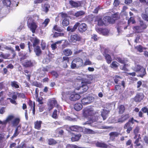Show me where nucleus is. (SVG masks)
I'll return each instance as SVG.
<instances>
[{"label":"nucleus","mask_w":148,"mask_h":148,"mask_svg":"<svg viewBox=\"0 0 148 148\" xmlns=\"http://www.w3.org/2000/svg\"><path fill=\"white\" fill-rule=\"evenodd\" d=\"M83 61L82 59L79 58H75L72 62L71 67L72 69L78 68L84 65Z\"/></svg>","instance_id":"obj_1"},{"label":"nucleus","mask_w":148,"mask_h":148,"mask_svg":"<svg viewBox=\"0 0 148 148\" xmlns=\"http://www.w3.org/2000/svg\"><path fill=\"white\" fill-rule=\"evenodd\" d=\"M110 17L108 16H106L103 19L100 18V17H97L96 18V21L98 22V24L99 25H106L108 24V22H109V20Z\"/></svg>","instance_id":"obj_2"},{"label":"nucleus","mask_w":148,"mask_h":148,"mask_svg":"<svg viewBox=\"0 0 148 148\" xmlns=\"http://www.w3.org/2000/svg\"><path fill=\"white\" fill-rule=\"evenodd\" d=\"M32 19L29 18L27 21L28 26L33 33H34L38 26L37 24L34 21L31 22Z\"/></svg>","instance_id":"obj_3"},{"label":"nucleus","mask_w":148,"mask_h":148,"mask_svg":"<svg viewBox=\"0 0 148 148\" xmlns=\"http://www.w3.org/2000/svg\"><path fill=\"white\" fill-rule=\"evenodd\" d=\"M133 118H132L129 121L126 123L124 125V128L125 129H127L126 132L128 134L130 133V132L132 130V125H131L130 123L132 124L134 123L133 122Z\"/></svg>","instance_id":"obj_4"},{"label":"nucleus","mask_w":148,"mask_h":148,"mask_svg":"<svg viewBox=\"0 0 148 148\" xmlns=\"http://www.w3.org/2000/svg\"><path fill=\"white\" fill-rule=\"evenodd\" d=\"M48 108L49 110H51L54 107H57L58 105L57 101L54 99L49 100L48 104Z\"/></svg>","instance_id":"obj_5"},{"label":"nucleus","mask_w":148,"mask_h":148,"mask_svg":"<svg viewBox=\"0 0 148 148\" xmlns=\"http://www.w3.org/2000/svg\"><path fill=\"white\" fill-rule=\"evenodd\" d=\"M140 27L138 26H134L133 27V32L134 33H138L140 32V29H144L146 28V26L145 25L143 24V22H140Z\"/></svg>","instance_id":"obj_6"},{"label":"nucleus","mask_w":148,"mask_h":148,"mask_svg":"<svg viewBox=\"0 0 148 148\" xmlns=\"http://www.w3.org/2000/svg\"><path fill=\"white\" fill-rule=\"evenodd\" d=\"M81 39V37L77 34L71 35L69 38V41L71 42H75L77 41H79Z\"/></svg>","instance_id":"obj_7"},{"label":"nucleus","mask_w":148,"mask_h":148,"mask_svg":"<svg viewBox=\"0 0 148 148\" xmlns=\"http://www.w3.org/2000/svg\"><path fill=\"white\" fill-rule=\"evenodd\" d=\"M94 100V99L93 97H88L83 99L81 102L83 105H86L90 103L93 101Z\"/></svg>","instance_id":"obj_8"},{"label":"nucleus","mask_w":148,"mask_h":148,"mask_svg":"<svg viewBox=\"0 0 148 148\" xmlns=\"http://www.w3.org/2000/svg\"><path fill=\"white\" fill-rule=\"evenodd\" d=\"M133 69L136 71H138L141 70L142 71L143 73L142 75H140L139 76L142 77H143L146 74L145 69L140 65H136L135 67L133 68Z\"/></svg>","instance_id":"obj_9"},{"label":"nucleus","mask_w":148,"mask_h":148,"mask_svg":"<svg viewBox=\"0 0 148 148\" xmlns=\"http://www.w3.org/2000/svg\"><path fill=\"white\" fill-rule=\"evenodd\" d=\"M77 23H78L77 27H78V30L79 32H83L86 30L87 26L85 23H80L78 22Z\"/></svg>","instance_id":"obj_10"},{"label":"nucleus","mask_w":148,"mask_h":148,"mask_svg":"<svg viewBox=\"0 0 148 148\" xmlns=\"http://www.w3.org/2000/svg\"><path fill=\"white\" fill-rule=\"evenodd\" d=\"M80 95L75 92H72L69 97V99L72 101H75L80 99Z\"/></svg>","instance_id":"obj_11"},{"label":"nucleus","mask_w":148,"mask_h":148,"mask_svg":"<svg viewBox=\"0 0 148 148\" xmlns=\"http://www.w3.org/2000/svg\"><path fill=\"white\" fill-rule=\"evenodd\" d=\"M93 114V110L92 109L85 108L83 110V115L85 117L92 115Z\"/></svg>","instance_id":"obj_12"},{"label":"nucleus","mask_w":148,"mask_h":148,"mask_svg":"<svg viewBox=\"0 0 148 148\" xmlns=\"http://www.w3.org/2000/svg\"><path fill=\"white\" fill-rule=\"evenodd\" d=\"M14 116L13 115H10L8 116L5 120V123L6 124L8 123L9 124H11V122L13 121L14 119Z\"/></svg>","instance_id":"obj_13"},{"label":"nucleus","mask_w":148,"mask_h":148,"mask_svg":"<svg viewBox=\"0 0 148 148\" xmlns=\"http://www.w3.org/2000/svg\"><path fill=\"white\" fill-rule=\"evenodd\" d=\"M69 4L73 7L74 8H77L81 6V3L79 2H75L73 1H69Z\"/></svg>","instance_id":"obj_14"},{"label":"nucleus","mask_w":148,"mask_h":148,"mask_svg":"<svg viewBox=\"0 0 148 148\" xmlns=\"http://www.w3.org/2000/svg\"><path fill=\"white\" fill-rule=\"evenodd\" d=\"M78 24V23H76L73 27L71 26L68 27L67 28V31L71 32H74L77 28Z\"/></svg>","instance_id":"obj_15"},{"label":"nucleus","mask_w":148,"mask_h":148,"mask_svg":"<svg viewBox=\"0 0 148 148\" xmlns=\"http://www.w3.org/2000/svg\"><path fill=\"white\" fill-rule=\"evenodd\" d=\"M144 97V95L142 93H139L135 97V100L136 102L140 101Z\"/></svg>","instance_id":"obj_16"},{"label":"nucleus","mask_w":148,"mask_h":148,"mask_svg":"<svg viewBox=\"0 0 148 148\" xmlns=\"http://www.w3.org/2000/svg\"><path fill=\"white\" fill-rule=\"evenodd\" d=\"M42 121H37L34 122V128L38 130L40 129Z\"/></svg>","instance_id":"obj_17"},{"label":"nucleus","mask_w":148,"mask_h":148,"mask_svg":"<svg viewBox=\"0 0 148 148\" xmlns=\"http://www.w3.org/2000/svg\"><path fill=\"white\" fill-rule=\"evenodd\" d=\"M81 135L80 134L75 135L73 134L71 140L72 141H76L78 140L80 138Z\"/></svg>","instance_id":"obj_18"},{"label":"nucleus","mask_w":148,"mask_h":148,"mask_svg":"<svg viewBox=\"0 0 148 148\" xmlns=\"http://www.w3.org/2000/svg\"><path fill=\"white\" fill-rule=\"evenodd\" d=\"M20 121V119L18 118H16L13 119V121L11 122V125L14 126H16L17 125Z\"/></svg>","instance_id":"obj_19"},{"label":"nucleus","mask_w":148,"mask_h":148,"mask_svg":"<svg viewBox=\"0 0 148 148\" xmlns=\"http://www.w3.org/2000/svg\"><path fill=\"white\" fill-rule=\"evenodd\" d=\"M70 129L74 131H79L82 130V128L78 126H72L70 127Z\"/></svg>","instance_id":"obj_20"},{"label":"nucleus","mask_w":148,"mask_h":148,"mask_svg":"<svg viewBox=\"0 0 148 148\" xmlns=\"http://www.w3.org/2000/svg\"><path fill=\"white\" fill-rule=\"evenodd\" d=\"M129 117V116L128 114L122 115L121 117V119H119L118 122L119 123H122L127 120Z\"/></svg>","instance_id":"obj_21"},{"label":"nucleus","mask_w":148,"mask_h":148,"mask_svg":"<svg viewBox=\"0 0 148 148\" xmlns=\"http://www.w3.org/2000/svg\"><path fill=\"white\" fill-rule=\"evenodd\" d=\"M31 40L34 47L37 45L39 43V40L36 38H33Z\"/></svg>","instance_id":"obj_22"},{"label":"nucleus","mask_w":148,"mask_h":148,"mask_svg":"<svg viewBox=\"0 0 148 148\" xmlns=\"http://www.w3.org/2000/svg\"><path fill=\"white\" fill-rule=\"evenodd\" d=\"M88 86L86 85H84L79 87H77L76 88V89L77 90H83V91L81 92L82 93H83L86 91L88 90Z\"/></svg>","instance_id":"obj_23"},{"label":"nucleus","mask_w":148,"mask_h":148,"mask_svg":"<svg viewBox=\"0 0 148 148\" xmlns=\"http://www.w3.org/2000/svg\"><path fill=\"white\" fill-rule=\"evenodd\" d=\"M23 65L25 67H29L33 66V63L30 60H26L23 63Z\"/></svg>","instance_id":"obj_24"},{"label":"nucleus","mask_w":148,"mask_h":148,"mask_svg":"<svg viewBox=\"0 0 148 148\" xmlns=\"http://www.w3.org/2000/svg\"><path fill=\"white\" fill-rule=\"evenodd\" d=\"M103 55L105 57L107 62L109 64H110L112 60L110 56L108 54H106L105 53L103 54Z\"/></svg>","instance_id":"obj_25"},{"label":"nucleus","mask_w":148,"mask_h":148,"mask_svg":"<svg viewBox=\"0 0 148 148\" xmlns=\"http://www.w3.org/2000/svg\"><path fill=\"white\" fill-rule=\"evenodd\" d=\"M10 85L11 86L16 88H19L18 83L16 81H12L11 82Z\"/></svg>","instance_id":"obj_26"},{"label":"nucleus","mask_w":148,"mask_h":148,"mask_svg":"<svg viewBox=\"0 0 148 148\" xmlns=\"http://www.w3.org/2000/svg\"><path fill=\"white\" fill-rule=\"evenodd\" d=\"M82 105L79 103L75 104L74 107L75 109L77 111L80 110L82 109Z\"/></svg>","instance_id":"obj_27"},{"label":"nucleus","mask_w":148,"mask_h":148,"mask_svg":"<svg viewBox=\"0 0 148 148\" xmlns=\"http://www.w3.org/2000/svg\"><path fill=\"white\" fill-rule=\"evenodd\" d=\"M119 135V134L117 132H111L109 134L110 139L112 140H114L115 137H117Z\"/></svg>","instance_id":"obj_28"},{"label":"nucleus","mask_w":148,"mask_h":148,"mask_svg":"<svg viewBox=\"0 0 148 148\" xmlns=\"http://www.w3.org/2000/svg\"><path fill=\"white\" fill-rule=\"evenodd\" d=\"M99 30L100 32L99 33L105 36L107 35L109 32V31L107 29H100Z\"/></svg>","instance_id":"obj_29"},{"label":"nucleus","mask_w":148,"mask_h":148,"mask_svg":"<svg viewBox=\"0 0 148 148\" xmlns=\"http://www.w3.org/2000/svg\"><path fill=\"white\" fill-rule=\"evenodd\" d=\"M145 14L142 15V17L145 20L148 21V8L145 9Z\"/></svg>","instance_id":"obj_30"},{"label":"nucleus","mask_w":148,"mask_h":148,"mask_svg":"<svg viewBox=\"0 0 148 148\" xmlns=\"http://www.w3.org/2000/svg\"><path fill=\"white\" fill-rule=\"evenodd\" d=\"M63 53L66 56H69L72 54V52L71 50L66 49L63 51Z\"/></svg>","instance_id":"obj_31"},{"label":"nucleus","mask_w":148,"mask_h":148,"mask_svg":"<svg viewBox=\"0 0 148 148\" xmlns=\"http://www.w3.org/2000/svg\"><path fill=\"white\" fill-rule=\"evenodd\" d=\"M21 127L20 126H18L17 127L13 135L11 137L12 139L14 137H16L18 135L19 132L18 130Z\"/></svg>","instance_id":"obj_32"},{"label":"nucleus","mask_w":148,"mask_h":148,"mask_svg":"<svg viewBox=\"0 0 148 148\" xmlns=\"http://www.w3.org/2000/svg\"><path fill=\"white\" fill-rule=\"evenodd\" d=\"M140 130V127L138 126H137L136 127L135 129L134 130V132L135 134V136L134 137V138L136 139L137 138L138 136V133H139Z\"/></svg>","instance_id":"obj_33"},{"label":"nucleus","mask_w":148,"mask_h":148,"mask_svg":"<svg viewBox=\"0 0 148 148\" xmlns=\"http://www.w3.org/2000/svg\"><path fill=\"white\" fill-rule=\"evenodd\" d=\"M109 111L106 110H103V111L101 112V115L103 118V120L106 119L107 117V115Z\"/></svg>","instance_id":"obj_34"},{"label":"nucleus","mask_w":148,"mask_h":148,"mask_svg":"<svg viewBox=\"0 0 148 148\" xmlns=\"http://www.w3.org/2000/svg\"><path fill=\"white\" fill-rule=\"evenodd\" d=\"M69 19L66 18V19H64L62 22V25L63 26H66L69 24Z\"/></svg>","instance_id":"obj_35"},{"label":"nucleus","mask_w":148,"mask_h":148,"mask_svg":"<svg viewBox=\"0 0 148 148\" xmlns=\"http://www.w3.org/2000/svg\"><path fill=\"white\" fill-rule=\"evenodd\" d=\"M119 65V63L113 61L110 65V67L114 69L117 68Z\"/></svg>","instance_id":"obj_36"},{"label":"nucleus","mask_w":148,"mask_h":148,"mask_svg":"<svg viewBox=\"0 0 148 148\" xmlns=\"http://www.w3.org/2000/svg\"><path fill=\"white\" fill-rule=\"evenodd\" d=\"M34 51L36 54L37 56H39L41 53V51L40 49V47L37 46L34 49Z\"/></svg>","instance_id":"obj_37"},{"label":"nucleus","mask_w":148,"mask_h":148,"mask_svg":"<svg viewBox=\"0 0 148 148\" xmlns=\"http://www.w3.org/2000/svg\"><path fill=\"white\" fill-rule=\"evenodd\" d=\"M50 5L49 4H45L42 6L43 10L44 11L47 12L48 11Z\"/></svg>","instance_id":"obj_38"},{"label":"nucleus","mask_w":148,"mask_h":148,"mask_svg":"<svg viewBox=\"0 0 148 148\" xmlns=\"http://www.w3.org/2000/svg\"><path fill=\"white\" fill-rule=\"evenodd\" d=\"M95 64V63L92 62L89 59H86L84 61L83 65L84 66H86L87 65H93Z\"/></svg>","instance_id":"obj_39"},{"label":"nucleus","mask_w":148,"mask_h":148,"mask_svg":"<svg viewBox=\"0 0 148 148\" xmlns=\"http://www.w3.org/2000/svg\"><path fill=\"white\" fill-rule=\"evenodd\" d=\"M85 12L83 11H80L77 12L75 13L74 15L77 17L82 16L84 15Z\"/></svg>","instance_id":"obj_40"},{"label":"nucleus","mask_w":148,"mask_h":148,"mask_svg":"<svg viewBox=\"0 0 148 148\" xmlns=\"http://www.w3.org/2000/svg\"><path fill=\"white\" fill-rule=\"evenodd\" d=\"M97 146L99 147H106L107 145L104 143L101 142H98L96 143Z\"/></svg>","instance_id":"obj_41"},{"label":"nucleus","mask_w":148,"mask_h":148,"mask_svg":"<svg viewBox=\"0 0 148 148\" xmlns=\"http://www.w3.org/2000/svg\"><path fill=\"white\" fill-rule=\"evenodd\" d=\"M62 100H66L67 99V98L69 96L67 94L66 92H63L62 94Z\"/></svg>","instance_id":"obj_42"},{"label":"nucleus","mask_w":148,"mask_h":148,"mask_svg":"<svg viewBox=\"0 0 148 148\" xmlns=\"http://www.w3.org/2000/svg\"><path fill=\"white\" fill-rule=\"evenodd\" d=\"M3 4L7 6H10L11 4L10 0H4L3 1Z\"/></svg>","instance_id":"obj_43"},{"label":"nucleus","mask_w":148,"mask_h":148,"mask_svg":"<svg viewBox=\"0 0 148 148\" xmlns=\"http://www.w3.org/2000/svg\"><path fill=\"white\" fill-rule=\"evenodd\" d=\"M84 132L87 134H94L95 132L92 130L86 128L85 129Z\"/></svg>","instance_id":"obj_44"},{"label":"nucleus","mask_w":148,"mask_h":148,"mask_svg":"<svg viewBox=\"0 0 148 148\" xmlns=\"http://www.w3.org/2000/svg\"><path fill=\"white\" fill-rule=\"evenodd\" d=\"M119 112L120 113H122L125 110L124 107L123 105H121L119 106Z\"/></svg>","instance_id":"obj_45"},{"label":"nucleus","mask_w":148,"mask_h":148,"mask_svg":"<svg viewBox=\"0 0 148 148\" xmlns=\"http://www.w3.org/2000/svg\"><path fill=\"white\" fill-rule=\"evenodd\" d=\"M50 21V20L48 18H47L45 19L44 21L42 23V25H44L43 27H45L48 25Z\"/></svg>","instance_id":"obj_46"},{"label":"nucleus","mask_w":148,"mask_h":148,"mask_svg":"<svg viewBox=\"0 0 148 148\" xmlns=\"http://www.w3.org/2000/svg\"><path fill=\"white\" fill-rule=\"evenodd\" d=\"M60 14L62 18H64V19H66V18H67L68 19H69V17L68 16L67 14L65 13L62 12L60 13Z\"/></svg>","instance_id":"obj_47"},{"label":"nucleus","mask_w":148,"mask_h":148,"mask_svg":"<svg viewBox=\"0 0 148 148\" xmlns=\"http://www.w3.org/2000/svg\"><path fill=\"white\" fill-rule=\"evenodd\" d=\"M121 79V78L118 76H116L114 79V82L116 84H117L119 81Z\"/></svg>","instance_id":"obj_48"},{"label":"nucleus","mask_w":148,"mask_h":148,"mask_svg":"<svg viewBox=\"0 0 148 148\" xmlns=\"http://www.w3.org/2000/svg\"><path fill=\"white\" fill-rule=\"evenodd\" d=\"M136 49L139 52H141L143 51V48L142 47L140 46H138L135 47Z\"/></svg>","instance_id":"obj_49"},{"label":"nucleus","mask_w":148,"mask_h":148,"mask_svg":"<svg viewBox=\"0 0 148 148\" xmlns=\"http://www.w3.org/2000/svg\"><path fill=\"white\" fill-rule=\"evenodd\" d=\"M116 60L122 64H124L125 62V60H122L120 58H117Z\"/></svg>","instance_id":"obj_50"},{"label":"nucleus","mask_w":148,"mask_h":148,"mask_svg":"<svg viewBox=\"0 0 148 148\" xmlns=\"http://www.w3.org/2000/svg\"><path fill=\"white\" fill-rule=\"evenodd\" d=\"M52 117L53 118L56 119L57 117V110H54L52 115Z\"/></svg>","instance_id":"obj_51"},{"label":"nucleus","mask_w":148,"mask_h":148,"mask_svg":"<svg viewBox=\"0 0 148 148\" xmlns=\"http://www.w3.org/2000/svg\"><path fill=\"white\" fill-rule=\"evenodd\" d=\"M142 110L144 113H147L148 115V108L146 107H144L142 108Z\"/></svg>","instance_id":"obj_52"},{"label":"nucleus","mask_w":148,"mask_h":148,"mask_svg":"<svg viewBox=\"0 0 148 148\" xmlns=\"http://www.w3.org/2000/svg\"><path fill=\"white\" fill-rule=\"evenodd\" d=\"M56 133L62 134L63 133V131L60 129H58L56 131Z\"/></svg>","instance_id":"obj_53"},{"label":"nucleus","mask_w":148,"mask_h":148,"mask_svg":"<svg viewBox=\"0 0 148 148\" xmlns=\"http://www.w3.org/2000/svg\"><path fill=\"white\" fill-rule=\"evenodd\" d=\"M41 47L42 50H44L45 49L46 47V44L44 42L42 41L41 42Z\"/></svg>","instance_id":"obj_54"},{"label":"nucleus","mask_w":148,"mask_h":148,"mask_svg":"<svg viewBox=\"0 0 148 148\" xmlns=\"http://www.w3.org/2000/svg\"><path fill=\"white\" fill-rule=\"evenodd\" d=\"M64 34L63 33H55L54 36H63Z\"/></svg>","instance_id":"obj_55"},{"label":"nucleus","mask_w":148,"mask_h":148,"mask_svg":"<svg viewBox=\"0 0 148 148\" xmlns=\"http://www.w3.org/2000/svg\"><path fill=\"white\" fill-rule=\"evenodd\" d=\"M29 106L32 109L33 108L35 107V105L34 102H33L32 101H30L29 103Z\"/></svg>","instance_id":"obj_56"},{"label":"nucleus","mask_w":148,"mask_h":148,"mask_svg":"<svg viewBox=\"0 0 148 148\" xmlns=\"http://www.w3.org/2000/svg\"><path fill=\"white\" fill-rule=\"evenodd\" d=\"M63 59L64 61L63 62V63H66V62H69V59L68 57H63Z\"/></svg>","instance_id":"obj_57"},{"label":"nucleus","mask_w":148,"mask_h":148,"mask_svg":"<svg viewBox=\"0 0 148 148\" xmlns=\"http://www.w3.org/2000/svg\"><path fill=\"white\" fill-rule=\"evenodd\" d=\"M25 147L26 145L25 143L24 142H23L21 144V145L18 146L17 148H24V147Z\"/></svg>","instance_id":"obj_58"},{"label":"nucleus","mask_w":148,"mask_h":148,"mask_svg":"<svg viewBox=\"0 0 148 148\" xmlns=\"http://www.w3.org/2000/svg\"><path fill=\"white\" fill-rule=\"evenodd\" d=\"M131 22H132L133 24L134 23H135L134 18L132 17H130V19L128 21V23Z\"/></svg>","instance_id":"obj_59"},{"label":"nucleus","mask_w":148,"mask_h":148,"mask_svg":"<svg viewBox=\"0 0 148 148\" xmlns=\"http://www.w3.org/2000/svg\"><path fill=\"white\" fill-rule=\"evenodd\" d=\"M119 0H114L113 4L114 6H116L119 4Z\"/></svg>","instance_id":"obj_60"},{"label":"nucleus","mask_w":148,"mask_h":148,"mask_svg":"<svg viewBox=\"0 0 148 148\" xmlns=\"http://www.w3.org/2000/svg\"><path fill=\"white\" fill-rule=\"evenodd\" d=\"M51 47L52 50H55L57 48V46L56 44L54 43L52 44L51 45Z\"/></svg>","instance_id":"obj_61"},{"label":"nucleus","mask_w":148,"mask_h":148,"mask_svg":"<svg viewBox=\"0 0 148 148\" xmlns=\"http://www.w3.org/2000/svg\"><path fill=\"white\" fill-rule=\"evenodd\" d=\"M51 74L54 77H57L58 76V73L55 71H53L51 73Z\"/></svg>","instance_id":"obj_62"},{"label":"nucleus","mask_w":148,"mask_h":148,"mask_svg":"<svg viewBox=\"0 0 148 148\" xmlns=\"http://www.w3.org/2000/svg\"><path fill=\"white\" fill-rule=\"evenodd\" d=\"M49 144L50 145L53 144L55 143L53 139H50L49 140Z\"/></svg>","instance_id":"obj_63"},{"label":"nucleus","mask_w":148,"mask_h":148,"mask_svg":"<svg viewBox=\"0 0 148 148\" xmlns=\"http://www.w3.org/2000/svg\"><path fill=\"white\" fill-rule=\"evenodd\" d=\"M142 84V82L140 81H138L137 82V88H139Z\"/></svg>","instance_id":"obj_64"}]
</instances>
